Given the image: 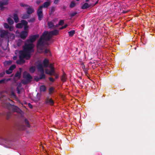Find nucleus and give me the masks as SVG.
I'll list each match as a JSON object with an SVG mask.
<instances>
[{
	"label": "nucleus",
	"mask_w": 155,
	"mask_h": 155,
	"mask_svg": "<svg viewBox=\"0 0 155 155\" xmlns=\"http://www.w3.org/2000/svg\"><path fill=\"white\" fill-rule=\"evenodd\" d=\"M23 77L24 79L21 82L22 83L25 85L30 82L32 79V76L26 71H24L23 73Z\"/></svg>",
	"instance_id": "1"
},
{
	"label": "nucleus",
	"mask_w": 155,
	"mask_h": 155,
	"mask_svg": "<svg viewBox=\"0 0 155 155\" xmlns=\"http://www.w3.org/2000/svg\"><path fill=\"white\" fill-rule=\"evenodd\" d=\"M34 45L33 44L27 42L26 41L23 49L25 51L30 54L31 53L34 51Z\"/></svg>",
	"instance_id": "2"
},
{
	"label": "nucleus",
	"mask_w": 155,
	"mask_h": 155,
	"mask_svg": "<svg viewBox=\"0 0 155 155\" xmlns=\"http://www.w3.org/2000/svg\"><path fill=\"white\" fill-rule=\"evenodd\" d=\"M44 40V39L42 38V37L41 36L37 41V48L40 51V52H42L44 49L45 45Z\"/></svg>",
	"instance_id": "3"
},
{
	"label": "nucleus",
	"mask_w": 155,
	"mask_h": 155,
	"mask_svg": "<svg viewBox=\"0 0 155 155\" xmlns=\"http://www.w3.org/2000/svg\"><path fill=\"white\" fill-rule=\"evenodd\" d=\"M38 70L41 73L39 75V79H44L45 78V75L44 74V70L43 66L41 63L38 64L37 66Z\"/></svg>",
	"instance_id": "4"
},
{
	"label": "nucleus",
	"mask_w": 155,
	"mask_h": 155,
	"mask_svg": "<svg viewBox=\"0 0 155 155\" xmlns=\"http://www.w3.org/2000/svg\"><path fill=\"white\" fill-rule=\"evenodd\" d=\"M19 58L23 59L25 58L26 59L28 60L31 57L30 54L25 51L24 50L20 51H19Z\"/></svg>",
	"instance_id": "5"
},
{
	"label": "nucleus",
	"mask_w": 155,
	"mask_h": 155,
	"mask_svg": "<svg viewBox=\"0 0 155 155\" xmlns=\"http://www.w3.org/2000/svg\"><path fill=\"white\" fill-rule=\"evenodd\" d=\"M41 36H42L44 40L46 41H49L52 37V35L50 34V32L49 33H48V32L47 31H45L43 33L42 35Z\"/></svg>",
	"instance_id": "6"
},
{
	"label": "nucleus",
	"mask_w": 155,
	"mask_h": 155,
	"mask_svg": "<svg viewBox=\"0 0 155 155\" xmlns=\"http://www.w3.org/2000/svg\"><path fill=\"white\" fill-rule=\"evenodd\" d=\"M39 36L38 34L31 35L29 37V39H28L26 41L28 43H32L39 37Z\"/></svg>",
	"instance_id": "7"
},
{
	"label": "nucleus",
	"mask_w": 155,
	"mask_h": 155,
	"mask_svg": "<svg viewBox=\"0 0 155 155\" xmlns=\"http://www.w3.org/2000/svg\"><path fill=\"white\" fill-rule=\"evenodd\" d=\"M37 13L38 20L40 21H41L44 17L42 9L38 7L37 10Z\"/></svg>",
	"instance_id": "8"
},
{
	"label": "nucleus",
	"mask_w": 155,
	"mask_h": 155,
	"mask_svg": "<svg viewBox=\"0 0 155 155\" xmlns=\"http://www.w3.org/2000/svg\"><path fill=\"white\" fill-rule=\"evenodd\" d=\"M28 35V32L27 31H23L21 32L20 36L21 38L24 40Z\"/></svg>",
	"instance_id": "9"
},
{
	"label": "nucleus",
	"mask_w": 155,
	"mask_h": 155,
	"mask_svg": "<svg viewBox=\"0 0 155 155\" xmlns=\"http://www.w3.org/2000/svg\"><path fill=\"white\" fill-rule=\"evenodd\" d=\"M50 2H46L42 5L39 6L38 7L42 9L43 8H48L50 5Z\"/></svg>",
	"instance_id": "10"
},
{
	"label": "nucleus",
	"mask_w": 155,
	"mask_h": 155,
	"mask_svg": "<svg viewBox=\"0 0 155 155\" xmlns=\"http://www.w3.org/2000/svg\"><path fill=\"white\" fill-rule=\"evenodd\" d=\"M8 32L7 31L3 30L1 33L0 36L1 38H4L8 35Z\"/></svg>",
	"instance_id": "11"
},
{
	"label": "nucleus",
	"mask_w": 155,
	"mask_h": 155,
	"mask_svg": "<svg viewBox=\"0 0 155 155\" xmlns=\"http://www.w3.org/2000/svg\"><path fill=\"white\" fill-rule=\"evenodd\" d=\"M34 10L32 8L29 6L27 9L26 11L27 13L29 15L31 14L34 12Z\"/></svg>",
	"instance_id": "12"
},
{
	"label": "nucleus",
	"mask_w": 155,
	"mask_h": 155,
	"mask_svg": "<svg viewBox=\"0 0 155 155\" xmlns=\"http://www.w3.org/2000/svg\"><path fill=\"white\" fill-rule=\"evenodd\" d=\"M43 63L44 67L47 68L48 66L49 61L47 59L45 58L43 61Z\"/></svg>",
	"instance_id": "13"
},
{
	"label": "nucleus",
	"mask_w": 155,
	"mask_h": 155,
	"mask_svg": "<svg viewBox=\"0 0 155 155\" xmlns=\"http://www.w3.org/2000/svg\"><path fill=\"white\" fill-rule=\"evenodd\" d=\"M19 59L16 61V63L19 64H21L25 63V61L24 59L19 58Z\"/></svg>",
	"instance_id": "14"
},
{
	"label": "nucleus",
	"mask_w": 155,
	"mask_h": 155,
	"mask_svg": "<svg viewBox=\"0 0 155 155\" xmlns=\"http://www.w3.org/2000/svg\"><path fill=\"white\" fill-rule=\"evenodd\" d=\"M91 6V4H89L88 3L86 2L81 6V8L83 9H87L89 8Z\"/></svg>",
	"instance_id": "15"
},
{
	"label": "nucleus",
	"mask_w": 155,
	"mask_h": 155,
	"mask_svg": "<svg viewBox=\"0 0 155 155\" xmlns=\"http://www.w3.org/2000/svg\"><path fill=\"white\" fill-rule=\"evenodd\" d=\"M50 33L52 37L53 35H58V31L57 29H54V30L50 31Z\"/></svg>",
	"instance_id": "16"
},
{
	"label": "nucleus",
	"mask_w": 155,
	"mask_h": 155,
	"mask_svg": "<svg viewBox=\"0 0 155 155\" xmlns=\"http://www.w3.org/2000/svg\"><path fill=\"white\" fill-rule=\"evenodd\" d=\"M13 18L15 23H17L18 22L19 18L18 15L17 13H14L13 14Z\"/></svg>",
	"instance_id": "17"
},
{
	"label": "nucleus",
	"mask_w": 155,
	"mask_h": 155,
	"mask_svg": "<svg viewBox=\"0 0 155 155\" xmlns=\"http://www.w3.org/2000/svg\"><path fill=\"white\" fill-rule=\"evenodd\" d=\"M46 103L49 104L51 105H53L54 104V102L52 99L48 98L46 101Z\"/></svg>",
	"instance_id": "18"
},
{
	"label": "nucleus",
	"mask_w": 155,
	"mask_h": 155,
	"mask_svg": "<svg viewBox=\"0 0 155 155\" xmlns=\"http://www.w3.org/2000/svg\"><path fill=\"white\" fill-rule=\"evenodd\" d=\"M66 74L64 72L62 76L61 77V80L62 81L64 82L66 81Z\"/></svg>",
	"instance_id": "19"
},
{
	"label": "nucleus",
	"mask_w": 155,
	"mask_h": 155,
	"mask_svg": "<svg viewBox=\"0 0 155 155\" xmlns=\"http://www.w3.org/2000/svg\"><path fill=\"white\" fill-rule=\"evenodd\" d=\"M12 108L13 111L15 112H18L19 110V109L18 107L14 106V105H12Z\"/></svg>",
	"instance_id": "20"
},
{
	"label": "nucleus",
	"mask_w": 155,
	"mask_h": 155,
	"mask_svg": "<svg viewBox=\"0 0 155 155\" xmlns=\"http://www.w3.org/2000/svg\"><path fill=\"white\" fill-rule=\"evenodd\" d=\"M47 25L49 28H52L54 26V23L52 21L48 22Z\"/></svg>",
	"instance_id": "21"
},
{
	"label": "nucleus",
	"mask_w": 155,
	"mask_h": 155,
	"mask_svg": "<svg viewBox=\"0 0 155 155\" xmlns=\"http://www.w3.org/2000/svg\"><path fill=\"white\" fill-rule=\"evenodd\" d=\"M46 87L44 85L41 86L40 87V91L45 92L46 91Z\"/></svg>",
	"instance_id": "22"
},
{
	"label": "nucleus",
	"mask_w": 155,
	"mask_h": 155,
	"mask_svg": "<svg viewBox=\"0 0 155 155\" xmlns=\"http://www.w3.org/2000/svg\"><path fill=\"white\" fill-rule=\"evenodd\" d=\"M29 15L27 14H24L22 15V18L23 19H27L29 18Z\"/></svg>",
	"instance_id": "23"
},
{
	"label": "nucleus",
	"mask_w": 155,
	"mask_h": 155,
	"mask_svg": "<svg viewBox=\"0 0 155 155\" xmlns=\"http://www.w3.org/2000/svg\"><path fill=\"white\" fill-rule=\"evenodd\" d=\"M35 70V68L34 66H32L29 68V71L31 73H33Z\"/></svg>",
	"instance_id": "24"
},
{
	"label": "nucleus",
	"mask_w": 155,
	"mask_h": 155,
	"mask_svg": "<svg viewBox=\"0 0 155 155\" xmlns=\"http://www.w3.org/2000/svg\"><path fill=\"white\" fill-rule=\"evenodd\" d=\"M8 4V1H6L5 2L1 1L0 2V6H3L5 5Z\"/></svg>",
	"instance_id": "25"
},
{
	"label": "nucleus",
	"mask_w": 155,
	"mask_h": 155,
	"mask_svg": "<svg viewBox=\"0 0 155 155\" xmlns=\"http://www.w3.org/2000/svg\"><path fill=\"white\" fill-rule=\"evenodd\" d=\"M8 23L10 25H12L14 23L13 20L11 18L9 17L7 19Z\"/></svg>",
	"instance_id": "26"
},
{
	"label": "nucleus",
	"mask_w": 155,
	"mask_h": 155,
	"mask_svg": "<svg viewBox=\"0 0 155 155\" xmlns=\"http://www.w3.org/2000/svg\"><path fill=\"white\" fill-rule=\"evenodd\" d=\"M68 33L69 34V36L72 37L75 33V31L74 30H71L69 31H68Z\"/></svg>",
	"instance_id": "27"
},
{
	"label": "nucleus",
	"mask_w": 155,
	"mask_h": 155,
	"mask_svg": "<svg viewBox=\"0 0 155 155\" xmlns=\"http://www.w3.org/2000/svg\"><path fill=\"white\" fill-rule=\"evenodd\" d=\"M55 7H51L50 10L49 11V14L50 15L53 14L55 10Z\"/></svg>",
	"instance_id": "28"
},
{
	"label": "nucleus",
	"mask_w": 155,
	"mask_h": 155,
	"mask_svg": "<svg viewBox=\"0 0 155 155\" xmlns=\"http://www.w3.org/2000/svg\"><path fill=\"white\" fill-rule=\"evenodd\" d=\"M76 3L74 1H72L70 4V7L71 8H73L75 6Z\"/></svg>",
	"instance_id": "29"
},
{
	"label": "nucleus",
	"mask_w": 155,
	"mask_h": 155,
	"mask_svg": "<svg viewBox=\"0 0 155 155\" xmlns=\"http://www.w3.org/2000/svg\"><path fill=\"white\" fill-rule=\"evenodd\" d=\"M54 90V88L53 87H51L49 89V94H51L53 92Z\"/></svg>",
	"instance_id": "30"
},
{
	"label": "nucleus",
	"mask_w": 155,
	"mask_h": 155,
	"mask_svg": "<svg viewBox=\"0 0 155 155\" xmlns=\"http://www.w3.org/2000/svg\"><path fill=\"white\" fill-rule=\"evenodd\" d=\"M25 124L26 125L27 127H30V125L29 123V122L27 119H25Z\"/></svg>",
	"instance_id": "31"
},
{
	"label": "nucleus",
	"mask_w": 155,
	"mask_h": 155,
	"mask_svg": "<svg viewBox=\"0 0 155 155\" xmlns=\"http://www.w3.org/2000/svg\"><path fill=\"white\" fill-rule=\"evenodd\" d=\"M22 27H23V25H22V24L21 23H18L16 26V28H22Z\"/></svg>",
	"instance_id": "32"
},
{
	"label": "nucleus",
	"mask_w": 155,
	"mask_h": 155,
	"mask_svg": "<svg viewBox=\"0 0 155 155\" xmlns=\"http://www.w3.org/2000/svg\"><path fill=\"white\" fill-rule=\"evenodd\" d=\"M21 23L22 24V25L24 26L27 25H28V22L26 21L25 20H22L21 21Z\"/></svg>",
	"instance_id": "33"
},
{
	"label": "nucleus",
	"mask_w": 155,
	"mask_h": 155,
	"mask_svg": "<svg viewBox=\"0 0 155 155\" xmlns=\"http://www.w3.org/2000/svg\"><path fill=\"white\" fill-rule=\"evenodd\" d=\"M16 66V65L15 64H13L11 65L10 68H9V70H11L12 71L15 68Z\"/></svg>",
	"instance_id": "34"
},
{
	"label": "nucleus",
	"mask_w": 155,
	"mask_h": 155,
	"mask_svg": "<svg viewBox=\"0 0 155 155\" xmlns=\"http://www.w3.org/2000/svg\"><path fill=\"white\" fill-rule=\"evenodd\" d=\"M21 73H19L18 71H17L15 74V77H18L20 78V77Z\"/></svg>",
	"instance_id": "35"
},
{
	"label": "nucleus",
	"mask_w": 155,
	"mask_h": 155,
	"mask_svg": "<svg viewBox=\"0 0 155 155\" xmlns=\"http://www.w3.org/2000/svg\"><path fill=\"white\" fill-rule=\"evenodd\" d=\"M64 23V20H61L59 21L58 25H62Z\"/></svg>",
	"instance_id": "36"
},
{
	"label": "nucleus",
	"mask_w": 155,
	"mask_h": 155,
	"mask_svg": "<svg viewBox=\"0 0 155 155\" xmlns=\"http://www.w3.org/2000/svg\"><path fill=\"white\" fill-rule=\"evenodd\" d=\"M11 115V113L9 111H8L7 112V115H6V117H7V119H8L10 118V117Z\"/></svg>",
	"instance_id": "37"
},
{
	"label": "nucleus",
	"mask_w": 155,
	"mask_h": 155,
	"mask_svg": "<svg viewBox=\"0 0 155 155\" xmlns=\"http://www.w3.org/2000/svg\"><path fill=\"white\" fill-rule=\"evenodd\" d=\"M78 13L77 12H75L73 13H71L70 14L71 17H72L74 16L75 15L77 14Z\"/></svg>",
	"instance_id": "38"
},
{
	"label": "nucleus",
	"mask_w": 155,
	"mask_h": 155,
	"mask_svg": "<svg viewBox=\"0 0 155 155\" xmlns=\"http://www.w3.org/2000/svg\"><path fill=\"white\" fill-rule=\"evenodd\" d=\"M46 73L48 74H49L50 75L52 76V73H51L50 71H48V69H46L45 70Z\"/></svg>",
	"instance_id": "39"
},
{
	"label": "nucleus",
	"mask_w": 155,
	"mask_h": 155,
	"mask_svg": "<svg viewBox=\"0 0 155 155\" xmlns=\"http://www.w3.org/2000/svg\"><path fill=\"white\" fill-rule=\"evenodd\" d=\"M20 5L21 7H28V6H29L28 5H25L23 3H20Z\"/></svg>",
	"instance_id": "40"
},
{
	"label": "nucleus",
	"mask_w": 155,
	"mask_h": 155,
	"mask_svg": "<svg viewBox=\"0 0 155 155\" xmlns=\"http://www.w3.org/2000/svg\"><path fill=\"white\" fill-rule=\"evenodd\" d=\"M4 26L5 28H8L9 27L8 24L7 23H4Z\"/></svg>",
	"instance_id": "41"
},
{
	"label": "nucleus",
	"mask_w": 155,
	"mask_h": 155,
	"mask_svg": "<svg viewBox=\"0 0 155 155\" xmlns=\"http://www.w3.org/2000/svg\"><path fill=\"white\" fill-rule=\"evenodd\" d=\"M35 18H32L31 19H30L28 20V22H33L35 21Z\"/></svg>",
	"instance_id": "42"
},
{
	"label": "nucleus",
	"mask_w": 155,
	"mask_h": 155,
	"mask_svg": "<svg viewBox=\"0 0 155 155\" xmlns=\"http://www.w3.org/2000/svg\"><path fill=\"white\" fill-rule=\"evenodd\" d=\"M6 73L8 74H10L12 73V71L11 70H9V69L6 71Z\"/></svg>",
	"instance_id": "43"
},
{
	"label": "nucleus",
	"mask_w": 155,
	"mask_h": 155,
	"mask_svg": "<svg viewBox=\"0 0 155 155\" xmlns=\"http://www.w3.org/2000/svg\"><path fill=\"white\" fill-rule=\"evenodd\" d=\"M24 29L25 31H28V25L24 26Z\"/></svg>",
	"instance_id": "44"
},
{
	"label": "nucleus",
	"mask_w": 155,
	"mask_h": 155,
	"mask_svg": "<svg viewBox=\"0 0 155 155\" xmlns=\"http://www.w3.org/2000/svg\"><path fill=\"white\" fill-rule=\"evenodd\" d=\"M67 26H68V25L66 24L65 25H64V26H62L61 27H60L59 29H61V30L63 29L66 28Z\"/></svg>",
	"instance_id": "45"
},
{
	"label": "nucleus",
	"mask_w": 155,
	"mask_h": 155,
	"mask_svg": "<svg viewBox=\"0 0 155 155\" xmlns=\"http://www.w3.org/2000/svg\"><path fill=\"white\" fill-rule=\"evenodd\" d=\"M8 28H9V30L10 31H12L13 30L14 28L12 26H10Z\"/></svg>",
	"instance_id": "46"
},
{
	"label": "nucleus",
	"mask_w": 155,
	"mask_h": 155,
	"mask_svg": "<svg viewBox=\"0 0 155 155\" xmlns=\"http://www.w3.org/2000/svg\"><path fill=\"white\" fill-rule=\"evenodd\" d=\"M49 81L51 82H54V79L52 77H49Z\"/></svg>",
	"instance_id": "47"
},
{
	"label": "nucleus",
	"mask_w": 155,
	"mask_h": 155,
	"mask_svg": "<svg viewBox=\"0 0 155 155\" xmlns=\"http://www.w3.org/2000/svg\"><path fill=\"white\" fill-rule=\"evenodd\" d=\"M35 80L36 81L38 82V81L40 80H41L40 79H39V77L38 78L37 76H36L34 78Z\"/></svg>",
	"instance_id": "48"
},
{
	"label": "nucleus",
	"mask_w": 155,
	"mask_h": 155,
	"mask_svg": "<svg viewBox=\"0 0 155 155\" xmlns=\"http://www.w3.org/2000/svg\"><path fill=\"white\" fill-rule=\"evenodd\" d=\"M50 71L52 73H54V72H55L54 70V68L53 67H51V70H50Z\"/></svg>",
	"instance_id": "49"
},
{
	"label": "nucleus",
	"mask_w": 155,
	"mask_h": 155,
	"mask_svg": "<svg viewBox=\"0 0 155 155\" xmlns=\"http://www.w3.org/2000/svg\"><path fill=\"white\" fill-rule=\"evenodd\" d=\"M5 81V79H2L0 80V84L4 83Z\"/></svg>",
	"instance_id": "50"
},
{
	"label": "nucleus",
	"mask_w": 155,
	"mask_h": 155,
	"mask_svg": "<svg viewBox=\"0 0 155 155\" xmlns=\"http://www.w3.org/2000/svg\"><path fill=\"white\" fill-rule=\"evenodd\" d=\"M11 96H14V97H16V95H15L14 92L13 91H12L11 92Z\"/></svg>",
	"instance_id": "51"
},
{
	"label": "nucleus",
	"mask_w": 155,
	"mask_h": 155,
	"mask_svg": "<svg viewBox=\"0 0 155 155\" xmlns=\"http://www.w3.org/2000/svg\"><path fill=\"white\" fill-rule=\"evenodd\" d=\"M50 52V51L48 49H46L45 50L44 52L45 54L47 53Z\"/></svg>",
	"instance_id": "52"
},
{
	"label": "nucleus",
	"mask_w": 155,
	"mask_h": 155,
	"mask_svg": "<svg viewBox=\"0 0 155 155\" xmlns=\"http://www.w3.org/2000/svg\"><path fill=\"white\" fill-rule=\"evenodd\" d=\"M7 64L8 65H10L12 64V62L11 61H6Z\"/></svg>",
	"instance_id": "53"
},
{
	"label": "nucleus",
	"mask_w": 155,
	"mask_h": 155,
	"mask_svg": "<svg viewBox=\"0 0 155 155\" xmlns=\"http://www.w3.org/2000/svg\"><path fill=\"white\" fill-rule=\"evenodd\" d=\"M82 68H83V69L84 70V71L85 72V73H86V72L87 71V70H86V69L85 68V66L84 65V66L82 67Z\"/></svg>",
	"instance_id": "54"
},
{
	"label": "nucleus",
	"mask_w": 155,
	"mask_h": 155,
	"mask_svg": "<svg viewBox=\"0 0 155 155\" xmlns=\"http://www.w3.org/2000/svg\"><path fill=\"white\" fill-rule=\"evenodd\" d=\"M5 74V73L4 72L1 73H0V77H2Z\"/></svg>",
	"instance_id": "55"
},
{
	"label": "nucleus",
	"mask_w": 155,
	"mask_h": 155,
	"mask_svg": "<svg viewBox=\"0 0 155 155\" xmlns=\"http://www.w3.org/2000/svg\"><path fill=\"white\" fill-rule=\"evenodd\" d=\"M28 106H29V107L30 108H33V107H32V105L30 103H28Z\"/></svg>",
	"instance_id": "56"
},
{
	"label": "nucleus",
	"mask_w": 155,
	"mask_h": 155,
	"mask_svg": "<svg viewBox=\"0 0 155 155\" xmlns=\"http://www.w3.org/2000/svg\"><path fill=\"white\" fill-rule=\"evenodd\" d=\"M59 0H54V3L55 4H57L59 2Z\"/></svg>",
	"instance_id": "57"
},
{
	"label": "nucleus",
	"mask_w": 155,
	"mask_h": 155,
	"mask_svg": "<svg viewBox=\"0 0 155 155\" xmlns=\"http://www.w3.org/2000/svg\"><path fill=\"white\" fill-rule=\"evenodd\" d=\"M53 42V41H51V42L50 43H49V42H47L46 43V44L47 45H50V44L51 43H52Z\"/></svg>",
	"instance_id": "58"
},
{
	"label": "nucleus",
	"mask_w": 155,
	"mask_h": 155,
	"mask_svg": "<svg viewBox=\"0 0 155 155\" xmlns=\"http://www.w3.org/2000/svg\"><path fill=\"white\" fill-rule=\"evenodd\" d=\"M16 90L18 92V94H20V91L19 89V88H18V87H17L16 88Z\"/></svg>",
	"instance_id": "59"
},
{
	"label": "nucleus",
	"mask_w": 155,
	"mask_h": 155,
	"mask_svg": "<svg viewBox=\"0 0 155 155\" xmlns=\"http://www.w3.org/2000/svg\"><path fill=\"white\" fill-rule=\"evenodd\" d=\"M0 7L1 8V10H3V9L4 8V7H3V6H0Z\"/></svg>",
	"instance_id": "60"
},
{
	"label": "nucleus",
	"mask_w": 155,
	"mask_h": 155,
	"mask_svg": "<svg viewBox=\"0 0 155 155\" xmlns=\"http://www.w3.org/2000/svg\"><path fill=\"white\" fill-rule=\"evenodd\" d=\"M54 76H55L56 79H57L59 78V75L56 74Z\"/></svg>",
	"instance_id": "61"
},
{
	"label": "nucleus",
	"mask_w": 155,
	"mask_h": 155,
	"mask_svg": "<svg viewBox=\"0 0 155 155\" xmlns=\"http://www.w3.org/2000/svg\"><path fill=\"white\" fill-rule=\"evenodd\" d=\"M66 7L65 6L63 5V8L64 10H65L66 9Z\"/></svg>",
	"instance_id": "62"
},
{
	"label": "nucleus",
	"mask_w": 155,
	"mask_h": 155,
	"mask_svg": "<svg viewBox=\"0 0 155 155\" xmlns=\"http://www.w3.org/2000/svg\"><path fill=\"white\" fill-rule=\"evenodd\" d=\"M98 0H97L96 2L95 3V4H94L93 6H95L98 3Z\"/></svg>",
	"instance_id": "63"
},
{
	"label": "nucleus",
	"mask_w": 155,
	"mask_h": 155,
	"mask_svg": "<svg viewBox=\"0 0 155 155\" xmlns=\"http://www.w3.org/2000/svg\"><path fill=\"white\" fill-rule=\"evenodd\" d=\"M56 74L55 73V72H54V73H52V75L54 76Z\"/></svg>",
	"instance_id": "64"
}]
</instances>
